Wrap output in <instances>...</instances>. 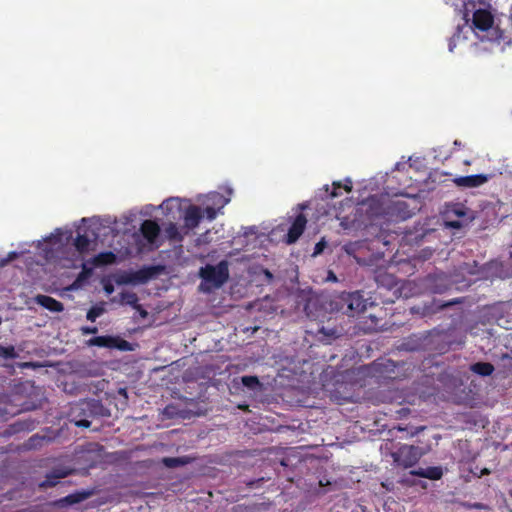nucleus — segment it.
Wrapping results in <instances>:
<instances>
[{
    "label": "nucleus",
    "instance_id": "f257e3e1",
    "mask_svg": "<svg viewBox=\"0 0 512 512\" xmlns=\"http://www.w3.org/2000/svg\"><path fill=\"white\" fill-rule=\"evenodd\" d=\"M71 239L70 229L57 228L50 236L38 242L37 249L45 260L57 262L64 268L81 265L83 271L79 278L84 279L90 274L91 269L82 263V256L93 249L94 243L85 235H78L73 243Z\"/></svg>",
    "mask_w": 512,
    "mask_h": 512
},
{
    "label": "nucleus",
    "instance_id": "f03ea898",
    "mask_svg": "<svg viewBox=\"0 0 512 512\" xmlns=\"http://www.w3.org/2000/svg\"><path fill=\"white\" fill-rule=\"evenodd\" d=\"M456 10L463 14L465 19L463 33L464 40L470 36L482 43L500 44L505 40L500 21L495 18L490 5L485 0H452Z\"/></svg>",
    "mask_w": 512,
    "mask_h": 512
},
{
    "label": "nucleus",
    "instance_id": "7ed1b4c3",
    "mask_svg": "<svg viewBox=\"0 0 512 512\" xmlns=\"http://www.w3.org/2000/svg\"><path fill=\"white\" fill-rule=\"evenodd\" d=\"M200 277L203 282L200 285L201 290L209 292L212 289L220 288L228 279V263L221 261L217 265H206L200 269Z\"/></svg>",
    "mask_w": 512,
    "mask_h": 512
},
{
    "label": "nucleus",
    "instance_id": "20e7f679",
    "mask_svg": "<svg viewBox=\"0 0 512 512\" xmlns=\"http://www.w3.org/2000/svg\"><path fill=\"white\" fill-rule=\"evenodd\" d=\"M446 226L459 229L474 219L473 212L461 203H450L445 206Z\"/></svg>",
    "mask_w": 512,
    "mask_h": 512
},
{
    "label": "nucleus",
    "instance_id": "39448f33",
    "mask_svg": "<svg viewBox=\"0 0 512 512\" xmlns=\"http://www.w3.org/2000/svg\"><path fill=\"white\" fill-rule=\"evenodd\" d=\"M229 201L230 198H226L218 192H210L196 197V202L201 205L206 218L210 221L216 218L217 214Z\"/></svg>",
    "mask_w": 512,
    "mask_h": 512
},
{
    "label": "nucleus",
    "instance_id": "423d86ee",
    "mask_svg": "<svg viewBox=\"0 0 512 512\" xmlns=\"http://www.w3.org/2000/svg\"><path fill=\"white\" fill-rule=\"evenodd\" d=\"M426 453L424 449L413 445H403L392 454L394 462L405 468L412 467Z\"/></svg>",
    "mask_w": 512,
    "mask_h": 512
},
{
    "label": "nucleus",
    "instance_id": "0eeeda50",
    "mask_svg": "<svg viewBox=\"0 0 512 512\" xmlns=\"http://www.w3.org/2000/svg\"><path fill=\"white\" fill-rule=\"evenodd\" d=\"M203 213L201 205H195L190 199L186 198L181 217L183 218V226L188 232L198 227L203 218Z\"/></svg>",
    "mask_w": 512,
    "mask_h": 512
},
{
    "label": "nucleus",
    "instance_id": "6e6552de",
    "mask_svg": "<svg viewBox=\"0 0 512 512\" xmlns=\"http://www.w3.org/2000/svg\"><path fill=\"white\" fill-rule=\"evenodd\" d=\"M185 200L186 198L170 197L164 200L158 208L163 211V214L167 219L174 221L182 216Z\"/></svg>",
    "mask_w": 512,
    "mask_h": 512
},
{
    "label": "nucleus",
    "instance_id": "1a4fd4ad",
    "mask_svg": "<svg viewBox=\"0 0 512 512\" xmlns=\"http://www.w3.org/2000/svg\"><path fill=\"white\" fill-rule=\"evenodd\" d=\"M464 28V25L458 26L456 33L451 37L449 41V51L455 52L456 49L460 51L472 50L476 47V39L470 36V40H464L463 33L460 32Z\"/></svg>",
    "mask_w": 512,
    "mask_h": 512
},
{
    "label": "nucleus",
    "instance_id": "9d476101",
    "mask_svg": "<svg viewBox=\"0 0 512 512\" xmlns=\"http://www.w3.org/2000/svg\"><path fill=\"white\" fill-rule=\"evenodd\" d=\"M16 261V267L20 269H26L27 271L31 270L32 267V257L30 256L28 251H12L9 252L6 258L0 261L1 265H6L10 262Z\"/></svg>",
    "mask_w": 512,
    "mask_h": 512
},
{
    "label": "nucleus",
    "instance_id": "9b49d317",
    "mask_svg": "<svg viewBox=\"0 0 512 512\" xmlns=\"http://www.w3.org/2000/svg\"><path fill=\"white\" fill-rule=\"evenodd\" d=\"M342 300L347 304L350 315L362 312L366 308L365 301L359 292L343 294Z\"/></svg>",
    "mask_w": 512,
    "mask_h": 512
},
{
    "label": "nucleus",
    "instance_id": "f8f14e48",
    "mask_svg": "<svg viewBox=\"0 0 512 512\" xmlns=\"http://www.w3.org/2000/svg\"><path fill=\"white\" fill-rule=\"evenodd\" d=\"M149 278V275L145 271H136V272H129V273H123L116 277L115 282L119 285H137L145 283Z\"/></svg>",
    "mask_w": 512,
    "mask_h": 512
},
{
    "label": "nucleus",
    "instance_id": "ddd939ff",
    "mask_svg": "<svg viewBox=\"0 0 512 512\" xmlns=\"http://www.w3.org/2000/svg\"><path fill=\"white\" fill-rule=\"evenodd\" d=\"M163 234L169 240L180 242L189 234V232L183 225H178L177 223L170 221L164 226Z\"/></svg>",
    "mask_w": 512,
    "mask_h": 512
},
{
    "label": "nucleus",
    "instance_id": "4468645a",
    "mask_svg": "<svg viewBox=\"0 0 512 512\" xmlns=\"http://www.w3.org/2000/svg\"><path fill=\"white\" fill-rule=\"evenodd\" d=\"M453 181L459 187L474 188L486 183L488 181V177L484 174L469 175L457 177Z\"/></svg>",
    "mask_w": 512,
    "mask_h": 512
},
{
    "label": "nucleus",
    "instance_id": "2eb2a0df",
    "mask_svg": "<svg viewBox=\"0 0 512 512\" xmlns=\"http://www.w3.org/2000/svg\"><path fill=\"white\" fill-rule=\"evenodd\" d=\"M141 233L150 244H154L160 233V227L157 222L145 220L141 225Z\"/></svg>",
    "mask_w": 512,
    "mask_h": 512
},
{
    "label": "nucleus",
    "instance_id": "dca6fc26",
    "mask_svg": "<svg viewBox=\"0 0 512 512\" xmlns=\"http://www.w3.org/2000/svg\"><path fill=\"white\" fill-rule=\"evenodd\" d=\"M306 222L307 220L302 214H299L296 217L288 232V243H294L301 236L305 228Z\"/></svg>",
    "mask_w": 512,
    "mask_h": 512
},
{
    "label": "nucleus",
    "instance_id": "f3484780",
    "mask_svg": "<svg viewBox=\"0 0 512 512\" xmlns=\"http://www.w3.org/2000/svg\"><path fill=\"white\" fill-rule=\"evenodd\" d=\"M359 212H367L369 218L377 217L381 214V209L379 206V201L375 197L369 198L365 202L361 203L357 208Z\"/></svg>",
    "mask_w": 512,
    "mask_h": 512
},
{
    "label": "nucleus",
    "instance_id": "a211bd4d",
    "mask_svg": "<svg viewBox=\"0 0 512 512\" xmlns=\"http://www.w3.org/2000/svg\"><path fill=\"white\" fill-rule=\"evenodd\" d=\"M35 300L42 307H44L52 312H59V311L63 310L62 304L60 302H58L57 300L53 299L52 297L38 295L35 298Z\"/></svg>",
    "mask_w": 512,
    "mask_h": 512
},
{
    "label": "nucleus",
    "instance_id": "6ab92c4d",
    "mask_svg": "<svg viewBox=\"0 0 512 512\" xmlns=\"http://www.w3.org/2000/svg\"><path fill=\"white\" fill-rule=\"evenodd\" d=\"M70 469H57L51 474L47 475L46 481L39 484L40 487L54 486L59 479L66 477L70 474Z\"/></svg>",
    "mask_w": 512,
    "mask_h": 512
},
{
    "label": "nucleus",
    "instance_id": "aec40b11",
    "mask_svg": "<svg viewBox=\"0 0 512 512\" xmlns=\"http://www.w3.org/2000/svg\"><path fill=\"white\" fill-rule=\"evenodd\" d=\"M89 345L99 347H114L116 346V339L109 336H98L90 339Z\"/></svg>",
    "mask_w": 512,
    "mask_h": 512
},
{
    "label": "nucleus",
    "instance_id": "412c9836",
    "mask_svg": "<svg viewBox=\"0 0 512 512\" xmlns=\"http://www.w3.org/2000/svg\"><path fill=\"white\" fill-rule=\"evenodd\" d=\"M471 370L479 375L488 376L494 371V367L490 363L478 362L471 366Z\"/></svg>",
    "mask_w": 512,
    "mask_h": 512
},
{
    "label": "nucleus",
    "instance_id": "4be33fe9",
    "mask_svg": "<svg viewBox=\"0 0 512 512\" xmlns=\"http://www.w3.org/2000/svg\"><path fill=\"white\" fill-rule=\"evenodd\" d=\"M120 303L135 308L138 305V297L134 292L123 291L120 294Z\"/></svg>",
    "mask_w": 512,
    "mask_h": 512
},
{
    "label": "nucleus",
    "instance_id": "5701e85b",
    "mask_svg": "<svg viewBox=\"0 0 512 512\" xmlns=\"http://www.w3.org/2000/svg\"><path fill=\"white\" fill-rule=\"evenodd\" d=\"M116 256L112 252L100 253L94 258L95 265H106L114 263Z\"/></svg>",
    "mask_w": 512,
    "mask_h": 512
},
{
    "label": "nucleus",
    "instance_id": "b1692460",
    "mask_svg": "<svg viewBox=\"0 0 512 512\" xmlns=\"http://www.w3.org/2000/svg\"><path fill=\"white\" fill-rule=\"evenodd\" d=\"M0 357L3 359H15L18 357V354L14 348V346H2L0 345Z\"/></svg>",
    "mask_w": 512,
    "mask_h": 512
},
{
    "label": "nucleus",
    "instance_id": "393cba45",
    "mask_svg": "<svg viewBox=\"0 0 512 512\" xmlns=\"http://www.w3.org/2000/svg\"><path fill=\"white\" fill-rule=\"evenodd\" d=\"M162 462L166 467L173 468V467H177V466L186 464L187 459L184 457L163 458Z\"/></svg>",
    "mask_w": 512,
    "mask_h": 512
},
{
    "label": "nucleus",
    "instance_id": "a878e982",
    "mask_svg": "<svg viewBox=\"0 0 512 512\" xmlns=\"http://www.w3.org/2000/svg\"><path fill=\"white\" fill-rule=\"evenodd\" d=\"M105 312L103 305L92 307L87 313V319L94 322L96 318L100 317Z\"/></svg>",
    "mask_w": 512,
    "mask_h": 512
},
{
    "label": "nucleus",
    "instance_id": "bb28decb",
    "mask_svg": "<svg viewBox=\"0 0 512 512\" xmlns=\"http://www.w3.org/2000/svg\"><path fill=\"white\" fill-rule=\"evenodd\" d=\"M88 496H89V493L81 492V493L72 494V495L67 496L65 498V501L68 502L69 504H74V503H78V502L85 500L86 498H88Z\"/></svg>",
    "mask_w": 512,
    "mask_h": 512
},
{
    "label": "nucleus",
    "instance_id": "cd10ccee",
    "mask_svg": "<svg viewBox=\"0 0 512 512\" xmlns=\"http://www.w3.org/2000/svg\"><path fill=\"white\" fill-rule=\"evenodd\" d=\"M442 476V470L439 467H431L425 470V478L429 479H440Z\"/></svg>",
    "mask_w": 512,
    "mask_h": 512
},
{
    "label": "nucleus",
    "instance_id": "c85d7f7f",
    "mask_svg": "<svg viewBox=\"0 0 512 512\" xmlns=\"http://www.w3.org/2000/svg\"><path fill=\"white\" fill-rule=\"evenodd\" d=\"M242 383L244 386L249 387V388H255L256 386L259 385L258 379L253 376H244L242 378Z\"/></svg>",
    "mask_w": 512,
    "mask_h": 512
},
{
    "label": "nucleus",
    "instance_id": "c756f323",
    "mask_svg": "<svg viewBox=\"0 0 512 512\" xmlns=\"http://www.w3.org/2000/svg\"><path fill=\"white\" fill-rule=\"evenodd\" d=\"M72 421L75 423L76 426H79V427H89L90 426V422L87 419H81V420L72 419Z\"/></svg>",
    "mask_w": 512,
    "mask_h": 512
},
{
    "label": "nucleus",
    "instance_id": "7c9ffc66",
    "mask_svg": "<svg viewBox=\"0 0 512 512\" xmlns=\"http://www.w3.org/2000/svg\"><path fill=\"white\" fill-rule=\"evenodd\" d=\"M342 185L340 182H334L333 183V190L332 192L330 193V197L331 198H334V197H337L339 195V193L337 192V189L341 188Z\"/></svg>",
    "mask_w": 512,
    "mask_h": 512
},
{
    "label": "nucleus",
    "instance_id": "2f4dec72",
    "mask_svg": "<svg viewBox=\"0 0 512 512\" xmlns=\"http://www.w3.org/2000/svg\"><path fill=\"white\" fill-rule=\"evenodd\" d=\"M140 315L141 318H146L148 316V312L142 308L141 305H137L135 308H134Z\"/></svg>",
    "mask_w": 512,
    "mask_h": 512
},
{
    "label": "nucleus",
    "instance_id": "473e14b6",
    "mask_svg": "<svg viewBox=\"0 0 512 512\" xmlns=\"http://www.w3.org/2000/svg\"><path fill=\"white\" fill-rule=\"evenodd\" d=\"M324 246H325V243L322 241L317 243L315 246V251H314L313 255L316 256V255L320 254L323 251Z\"/></svg>",
    "mask_w": 512,
    "mask_h": 512
},
{
    "label": "nucleus",
    "instance_id": "72a5a7b5",
    "mask_svg": "<svg viewBox=\"0 0 512 512\" xmlns=\"http://www.w3.org/2000/svg\"><path fill=\"white\" fill-rule=\"evenodd\" d=\"M92 406V404L90 402H83V403H80L77 408L84 411L88 408H90Z\"/></svg>",
    "mask_w": 512,
    "mask_h": 512
},
{
    "label": "nucleus",
    "instance_id": "f704fd0d",
    "mask_svg": "<svg viewBox=\"0 0 512 512\" xmlns=\"http://www.w3.org/2000/svg\"><path fill=\"white\" fill-rule=\"evenodd\" d=\"M82 330H83V333H85V334H95L97 332L96 327H93V328L86 327V328H83Z\"/></svg>",
    "mask_w": 512,
    "mask_h": 512
},
{
    "label": "nucleus",
    "instance_id": "c9c22d12",
    "mask_svg": "<svg viewBox=\"0 0 512 512\" xmlns=\"http://www.w3.org/2000/svg\"><path fill=\"white\" fill-rule=\"evenodd\" d=\"M326 280L327 281L336 282L337 281V277H336V275L332 271H329Z\"/></svg>",
    "mask_w": 512,
    "mask_h": 512
},
{
    "label": "nucleus",
    "instance_id": "e433bc0d",
    "mask_svg": "<svg viewBox=\"0 0 512 512\" xmlns=\"http://www.w3.org/2000/svg\"><path fill=\"white\" fill-rule=\"evenodd\" d=\"M104 290H105V292H106L108 295H110V294H112V293H113V291H114V287H113V285H112V284H106V285L104 286Z\"/></svg>",
    "mask_w": 512,
    "mask_h": 512
},
{
    "label": "nucleus",
    "instance_id": "4c0bfd02",
    "mask_svg": "<svg viewBox=\"0 0 512 512\" xmlns=\"http://www.w3.org/2000/svg\"><path fill=\"white\" fill-rule=\"evenodd\" d=\"M425 470L426 469H419L417 471H413L412 474L416 476L425 477Z\"/></svg>",
    "mask_w": 512,
    "mask_h": 512
},
{
    "label": "nucleus",
    "instance_id": "58836bf2",
    "mask_svg": "<svg viewBox=\"0 0 512 512\" xmlns=\"http://www.w3.org/2000/svg\"><path fill=\"white\" fill-rule=\"evenodd\" d=\"M343 188L347 191V192H350L352 190V182L350 180H347L346 181V184L343 186Z\"/></svg>",
    "mask_w": 512,
    "mask_h": 512
},
{
    "label": "nucleus",
    "instance_id": "ea45409f",
    "mask_svg": "<svg viewBox=\"0 0 512 512\" xmlns=\"http://www.w3.org/2000/svg\"><path fill=\"white\" fill-rule=\"evenodd\" d=\"M490 471L487 469V468H484L482 471H481V475L480 476H483V475H487L489 474Z\"/></svg>",
    "mask_w": 512,
    "mask_h": 512
},
{
    "label": "nucleus",
    "instance_id": "a19ab883",
    "mask_svg": "<svg viewBox=\"0 0 512 512\" xmlns=\"http://www.w3.org/2000/svg\"><path fill=\"white\" fill-rule=\"evenodd\" d=\"M152 209H154L153 206H146V214H150L149 210H152Z\"/></svg>",
    "mask_w": 512,
    "mask_h": 512
},
{
    "label": "nucleus",
    "instance_id": "79ce46f5",
    "mask_svg": "<svg viewBox=\"0 0 512 512\" xmlns=\"http://www.w3.org/2000/svg\"><path fill=\"white\" fill-rule=\"evenodd\" d=\"M23 366L27 368L32 367V362H26L23 364Z\"/></svg>",
    "mask_w": 512,
    "mask_h": 512
},
{
    "label": "nucleus",
    "instance_id": "37998d69",
    "mask_svg": "<svg viewBox=\"0 0 512 512\" xmlns=\"http://www.w3.org/2000/svg\"><path fill=\"white\" fill-rule=\"evenodd\" d=\"M265 274H266V275H267V277H269V278H271V277H272V275H271V273H270L269 271H266V272H265Z\"/></svg>",
    "mask_w": 512,
    "mask_h": 512
},
{
    "label": "nucleus",
    "instance_id": "c03bdc74",
    "mask_svg": "<svg viewBox=\"0 0 512 512\" xmlns=\"http://www.w3.org/2000/svg\"><path fill=\"white\" fill-rule=\"evenodd\" d=\"M2 323V318L0 317V324Z\"/></svg>",
    "mask_w": 512,
    "mask_h": 512
}]
</instances>
